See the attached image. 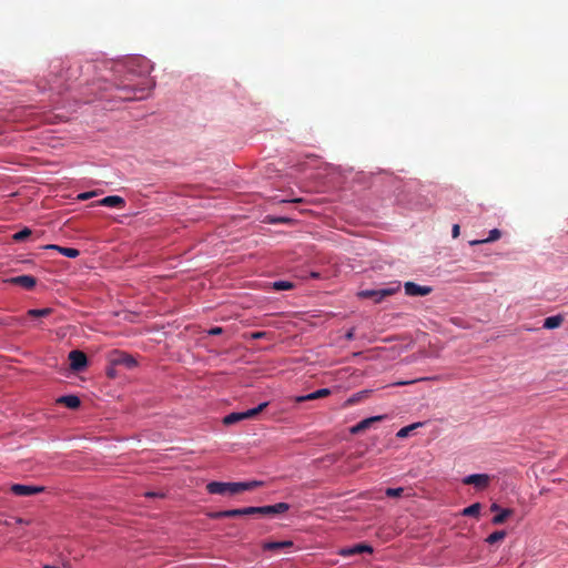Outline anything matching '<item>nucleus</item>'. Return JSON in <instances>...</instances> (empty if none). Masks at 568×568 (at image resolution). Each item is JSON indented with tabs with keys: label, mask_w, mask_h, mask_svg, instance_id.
Returning <instances> with one entry per match:
<instances>
[{
	"label": "nucleus",
	"mask_w": 568,
	"mask_h": 568,
	"mask_svg": "<svg viewBox=\"0 0 568 568\" xmlns=\"http://www.w3.org/2000/svg\"><path fill=\"white\" fill-rule=\"evenodd\" d=\"M206 516L211 519H222V518H226L225 516V510H220V511H210L206 514Z\"/></svg>",
	"instance_id": "obj_32"
},
{
	"label": "nucleus",
	"mask_w": 568,
	"mask_h": 568,
	"mask_svg": "<svg viewBox=\"0 0 568 568\" xmlns=\"http://www.w3.org/2000/svg\"><path fill=\"white\" fill-rule=\"evenodd\" d=\"M32 234L31 230L29 227H24L21 231L14 233L12 235L13 241L16 242H22L27 240Z\"/></svg>",
	"instance_id": "obj_28"
},
{
	"label": "nucleus",
	"mask_w": 568,
	"mask_h": 568,
	"mask_svg": "<svg viewBox=\"0 0 568 568\" xmlns=\"http://www.w3.org/2000/svg\"><path fill=\"white\" fill-rule=\"evenodd\" d=\"M374 549L367 544H357L352 547L341 548L337 554L342 557H349L363 552L373 554Z\"/></svg>",
	"instance_id": "obj_12"
},
{
	"label": "nucleus",
	"mask_w": 568,
	"mask_h": 568,
	"mask_svg": "<svg viewBox=\"0 0 568 568\" xmlns=\"http://www.w3.org/2000/svg\"><path fill=\"white\" fill-rule=\"evenodd\" d=\"M290 508L291 506L287 503H277L266 506H250V513L251 515L276 516L286 513Z\"/></svg>",
	"instance_id": "obj_4"
},
{
	"label": "nucleus",
	"mask_w": 568,
	"mask_h": 568,
	"mask_svg": "<svg viewBox=\"0 0 568 568\" xmlns=\"http://www.w3.org/2000/svg\"><path fill=\"white\" fill-rule=\"evenodd\" d=\"M146 497H163V494L154 493V491H148L145 493Z\"/></svg>",
	"instance_id": "obj_40"
},
{
	"label": "nucleus",
	"mask_w": 568,
	"mask_h": 568,
	"mask_svg": "<svg viewBox=\"0 0 568 568\" xmlns=\"http://www.w3.org/2000/svg\"><path fill=\"white\" fill-rule=\"evenodd\" d=\"M480 509H481V505L479 503H475L466 508L463 509V515L464 516H473V517H477L480 513Z\"/></svg>",
	"instance_id": "obj_24"
},
{
	"label": "nucleus",
	"mask_w": 568,
	"mask_h": 568,
	"mask_svg": "<svg viewBox=\"0 0 568 568\" xmlns=\"http://www.w3.org/2000/svg\"><path fill=\"white\" fill-rule=\"evenodd\" d=\"M404 493V488L402 487H397V488H387L385 490V494L387 497H392V498H395V497H400Z\"/></svg>",
	"instance_id": "obj_29"
},
{
	"label": "nucleus",
	"mask_w": 568,
	"mask_h": 568,
	"mask_svg": "<svg viewBox=\"0 0 568 568\" xmlns=\"http://www.w3.org/2000/svg\"><path fill=\"white\" fill-rule=\"evenodd\" d=\"M222 332H223V328H222V327L215 326V327H212V328L209 331V334H210V335H220V334H222Z\"/></svg>",
	"instance_id": "obj_36"
},
{
	"label": "nucleus",
	"mask_w": 568,
	"mask_h": 568,
	"mask_svg": "<svg viewBox=\"0 0 568 568\" xmlns=\"http://www.w3.org/2000/svg\"><path fill=\"white\" fill-rule=\"evenodd\" d=\"M109 363L112 366H123L128 369H132L138 365L136 359L132 355L118 349L109 354Z\"/></svg>",
	"instance_id": "obj_6"
},
{
	"label": "nucleus",
	"mask_w": 568,
	"mask_h": 568,
	"mask_svg": "<svg viewBox=\"0 0 568 568\" xmlns=\"http://www.w3.org/2000/svg\"><path fill=\"white\" fill-rule=\"evenodd\" d=\"M266 335H267L266 332H254V333L251 334V338L260 339V338L266 337Z\"/></svg>",
	"instance_id": "obj_34"
},
{
	"label": "nucleus",
	"mask_w": 568,
	"mask_h": 568,
	"mask_svg": "<svg viewBox=\"0 0 568 568\" xmlns=\"http://www.w3.org/2000/svg\"><path fill=\"white\" fill-rule=\"evenodd\" d=\"M404 288L405 293L409 296H426L432 292V287L422 286L414 282H406Z\"/></svg>",
	"instance_id": "obj_14"
},
{
	"label": "nucleus",
	"mask_w": 568,
	"mask_h": 568,
	"mask_svg": "<svg viewBox=\"0 0 568 568\" xmlns=\"http://www.w3.org/2000/svg\"><path fill=\"white\" fill-rule=\"evenodd\" d=\"M87 71L110 70L113 73V83L122 100H142L145 99L152 90L154 83L149 78L152 70L151 62L144 57H133L124 62L102 61L98 63H87Z\"/></svg>",
	"instance_id": "obj_1"
},
{
	"label": "nucleus",
	"mask_w": 568,
	"mask_h": 568,
	"mask_svg": "<svg viewBox=\"0 0 568 568\" xmlns=\"http://www.w3.org/2000/svg\"><path fill=\"white\" fill-rule=\"evenodd\" d=\"M399 291V285L396 287H386V288H379V290H363L357 293V296L359 298H371L374 301V303H381L386 297L395 294Z\"/></svg>",
	"instance_id": "obj_5"
},
{
	"label": "nucleus",
	"mask_w": 568,
	"mask_h": 568,
	"mask_svg": "<svg viewBox=\"0 0 568 568\" xmlns=\"http://www.w3.org/2000/svg\"><path fill=\"white\" fill-rule=\"evenodd\" d=\"M98 205L123 209L125 200L119 195H109L97 202Z\"/></svg>",
	"instance_id": "obj_16"
},
{
	"label": "nucleus",
	"mask_w": 568,
	"mask_h": 568,
	"mask_svg": "<svg viewBox=\"0 0 568 568\" xmlns=\"http://www.w3.org/2000/svg\"><path fill=\"white\" fill-rule=\"evenodd\" d=\"M490 510L494 513H497L494 518L491 519V523L494 525H501L504 524L508 517H510L514 514V510L510 508H500V506L496 503L491 504Z\"/></svg>",
	"instance_id": "obj_13"
},
{
	"label": "nucleus",
	"mask_w": 568,
	"mask_h": 568,
	"mask_svg": "<svg viewBox=\"0 0 568 568\" xmlns=\"http://www.w3.org/2000/svg\"><path fill=\"white\" fill-rule=\"evenodd\" d=\"M81 64H71L67 61L57 60L51 63V74L57 88L69 89L82 74Z\"/></svg>",
	"instance_id": "obj_2"
},
{
	"label": "nucleus",
	"mask_w": 568,
	"mask_h": 568,
	"mask_svg": "<svg viewBox=\"0 0 568 568\" xmlns=\"http://www.w3.org/2000/svg\"><path fill=\"white\" fill-rule=\"evenodd\" d=\"M564 318L560 315L549 316L544 321V328L554 329L561 325Z\"/></svg>",
	"instance_id": "obj_21"
},
{
	"label": "nucleus",
	"mask_w": 568,
	"mask_h": 568,
	"mask_svg": "<svg viewBox=\"0 0 568 568\" xmlns=\"http://www.w3.org/2000/svg\"><path fill=\"white\" fill-rule=\"evenodd\" d=\"M506 537V531L496 530L486 538V542L489 545L501 541Z\"/></svg>",
	"instance_id": "obj_26"
},
{
	"label": "nucleus",
	"mask_w": 568,
	"mask_h": 568,
	"mask_svg": "<svg viewBox=\"0 0 568 568\" xmlns=\"http://www.w3.org/2000/svg\"><path fill=\"white\" fill-rule=\"evenodd\" d=\"M43 568H69L67 564L61 565H44Z\"/></svg>",
	"instance_id": "obj_38"
},
{
	"label": "nucleus",
	"mask_w": 568,
	"mask_h": 568,
	"mask_svg": "<svg viewBox=\"0 0 568 568\" xmlns=\"http://www.w3.org/2000/svg\"><path fill=\"white\" fill-rule=\"evenodd\" d=\"M418 426V424H413V425H409V426H406V427H403L398 430L397 433V437L399 438H404V437H407L409 435V433L416 428Z\"/></svg>",
	"instance_id": "obj_30"
},
{
	"label": "nucleus",
	"mask_w": 568,
	"mask_h": 568,
	"mask_svg": "<svg viewBox=\"0 0 568 568\" xmlns=\"http://www.w3.org/2000/svg\"><path fill=\"white\" fill-rule=\"evenodd\" d=\"M460 233V227L458 224H454L452 229V235L454 239L458 237Z\"/></svg>",
	"instance_id": "obj_35"
},
{
	"label": "nucleus",
	"mask_w": 568,
	"mask_h": 568,
	"mask_svg": "<svg viewBox=\"0 0 568 568\" xmlns=\"http://www.w3.org/2000/svg\"><path fill=\"white\" fill-rule=\"evenodd\" d=\"M463 483L465 485H473L478 489H485L490 483V477L487 474H473L466 476Z\"/></svg>",
	"instance_id": "obj_10"
},
{
	"label": "nucleus",
	"mask_w": 568,
	"mask_h": 568,
	"mask_svg": "<svg viewBox=\"0 0 568 568\" xmlns=\"http://www.w3.org/2000/svg\"><path fill=\"white\" fill-rule=\"evenodd\" d=\"M384 418H385V416H383V415L365 418V419L361 420L358 424H356L355 426H353L351 428V433L352 434L362 433V432L366 430L367 428H369L372 426V424H374L375 422H381Z\"/></svg>",
	"instance_id": "obj_15"
},
{
	"label": "nucleus",
	"mask_w": 568,
	"mask_h": 568,
	"mask_svg": "<svg viewBox=\"0 0 568 568\" xmlns=\"http://www.w3.org/2000/svg\"><path fill=\"white\" fill-rule=\"evenodd\" d=\"M44 490L43 486H34V485H22V484H13L10 487V491L16 496H32Z\"/></svg>",
	"instance_id": "obj_9"
},
{
	"label": "nucleus",
	"mask_w": 568,
	"mask_h": 568,
	"mask_svg": "<svg viewBox=\"0 0 568 568\" xmlns=\"http://www.w3.org/2000/svg\"><path fill=\"white\" fill-rule=\"evenodd\" d=\"M331 394V390L328 388H321V389H317L313 393H310L307 395H304V396H297L295 398V402L297 403H302V402H306V400H314V399H318V398H324L326 396H328Z\"/></svg>",
	"instance_id": "obj_19"
},
{
	"label": "nucleus",
	"mask_w": 568,
	"mask_h": 568,
	"mask_svg": "<svg viewBox=\"0 0 568 568\" xmlns=\"http://www.w3.org/2000/svg\"><path fill=\"white\" fill-rule=\"evenodd\" d=\"M106 375L111 378H114L115 377V369H114V366L111 365L110 368H108L106 371Z\"/></svg>",
	"instance_id": "obj_39"
},
{
	"label": "nucleus",
	"mask_w": 568,
	"mask_h": 568,
	"mask_svg": "<svg viewBox=\"0 0 568 568\" xmlns=\"http://www.w3.org/2000/svg\"><path fill=\"white\" fill-rule=\"evenodd\" d=\"M293 541L283 540V541H265L262 545L263 550L273 551V550H282L288 549L293 547Z\"/></svg>",
	"instance_id": "obj_17"
},
{
	"label": "nucleus",
	"mask_w": 568,
	"mask_h": 568,
	"mask_svg": "<svg viewBox=\"0 0 568 568\" xmlns=\"http://www.w3.org/2000/svg\"><path fill=\"white\" fill-rule=\"evenodd\" d=\"M267 406H268V403L264 402V403L260 404L255 408H251V409H247L245 412L231 413V414L226 415L223 418V424L224 425H233V424H235L237 422H241L243 419L254 418L261 412H263Z\"/></svg>",
	"instance_id": "obj_3"
},
{
	"label": "nucleus",
	"mask_w": 568,
	"mask_h": 568,
	"mask_svg": "<svg viewBox=\"0 0 568 568\" xmlns=\"http://www.w3.org/2000/svg\"><path fill=\"white\" fill-rule=\"evenodd\" d=\"M248 515H251L250 507L225 510L226 518H234V517L248 516Z\"/></svg>",
	"instance_id": "obj_23"
},
{
	"label": "nucleus",
	"mask_w": 568,
	"mask_h": 568,
	"mask_svg": "<svg viewBox=\"0 0 568 568\" xmlns=\"http://www.w3.org/2000/svg\"><path fill=\"white\" fill-rule=\"evenodd\" d=\"M345 338L347 341H353L355 338V328H351L346 334Z\"/></svg>",
	"instance_id": "obj_37"
},
{
	"label": "nucleus",
	"mask_w": 568,
	"mask_h": 568,
	"mask_svg": "<svg viewBox=\"0 0 568 568\" xmlns=\"http://www.w3.org/2000/svg\"><path fill=\"white\" fill-rule=\"evenodd\" d=\"M97 193L91 191V192H84V193H80L78 195V200H81V201H84V200H89L91 199L92 196H94Z\"/></svg>",
	"instance_id": "obj_33"
},
{
	"label": "nucleus",
	"mask_w": 568,
	"mask_h": 568,
	"mask_svg": "<svg viewBox=\"0 0 568 568\" xmlns=\"http://www.w3.org/2000/svg\"><path fill=\"white\" fill-rule=\"evenodd\" d=\"M44 250H55L60 252L63 256L75 258L79 256L80 252L77 248L73 247H63L55 244H48L43 246Z\"/></svg>",
	"instance_id": "obj_18"
},
{
	"label": "nucleus",
	"mask_w": 568,
	"mask_h": 568,
	"mask_svg": "<svg viewBox=\"0 0 568 568\" xmlns=\"http://www.w3.org/2000/svg\"><path fill=\"white\" fill-rule=\"evenodd\" d=\"M262 485V481L252 480V481H245V483H239L240 493L253 490L256 487H260Z\"/></svg>",
	"instance_id": "obj_27"
},
{
	"label": "nucleus",
	"mask_w": 568,
	"mask_h": 568,
	"mask_svg": "<svg viewBox=\"0 0 568 568\" xmlns=\"http://www.w3.org/2000/svg\"><path fill=\"white\" fill-rule=\"evenodd\" d=\"M4 283L19 285L26 290H32L37 285V278L32 275H19L4 280Z\"/></svg>",
	"instance_id": "obj_11"
},
{
	"label": "nucleus",
	"mask_w": 568,
	"mask_h": 568,
	"mask_svg": "<svg viewBox=\"0 0 568 568\" xmlns=\"http://www.w3.org/2000/svg\"><path fill=\"white\" fill-rule=\"evenodd\" d=\"M52 313V308H32L28 311L30 317H45Z\"/></svg>",
	"instance_id": "obj_25"
},
{
	"label": "nucleus",
	"mask_w": 568,
	"mask_h": 568,
	"mask_svg": "<svg viewBox=\"0 0 568 568\" xmlns=\"http://www.w3.org/2000/svg\"><path fill=\"white\" fill-rule=\"evenodd\" d=\"M57 403L62 404L70 409H77L81 405L80 398L75 395L61 396L57 399Z\"/></svg>",
	"instance_id": "obj_20"
},
{
	"label": "nucleus",
	"mask_w": 568,
	"mask_h": 568,
	"mask_svg": "<svg viewBox=\"0 0 568 568\" xmlns=\"http://www.w3.org/2000/svg\"><path fill=\"white\" fill-rule=\"evenodd\" d=\"M412 382H400L398 383V385H406V384H410Z\"/></svg>",
	"instance_id": "obj_41"
},
{
	"label": "nucleus",
	"mask_w": 568,
	"mask_h": 568,
	"mask_svg": "<svg viewBox=\"0 0 568 568\" xmlns=\"http://www.w3.org/2000/svg\"><path fill=\"white\" fill-rule=\"evenodd\" d=\"M273 287L277 291L290 290L293 287V284L287 281H278L273 284Z\"/></svg>",
	"instance_id": "obj_31"
},
{
	"label": "nucleus",
	"mask_w": 568,
	"mask_h": 568,
	"mask_svg": "<svg viewBox=\"0 0 568 568\" xmlns=\"http://www.w3.org/2000/svg\"><path fill=\"white\" fill-rule=\"evenodd\" d=\"M206 490L212 495L240 494L239 483L211 481L206 485Z\"/></svg>",
	"instance_id": "obj_7"
},
{
	"label": "nucleus",
	"mask_w": 568,
	"mask_h": 568,
	"mask_svg": "<svg viewBox=\"0 0 568 568\" xmlns=\"http://www.w3.org/2000/svg\"><path fill=\"white\" fill-rule=\"evenodd\" d=\"M70 367L74 372H82L88 366L87 355L78 349L69 353Z\"/></svg>",
	"instance_id": "obj_8"
},
{
	"label": "nucleus",
	"mask_w": 568,
	"mask_h": 568,
	"mask_svg": "<svg viewBox=\"0 0 568 568\" xmlns=\"http://www.w3.org/2000/svg\"><path fill=\"white\" fill-rule=\"evenodd\" d=\"M500 236H501V232L498 229H494V230H491L489 232V235H488L487 239L471 241L470 244L471 245H477V244H483V243H490V242L499 240Z\"/></svg>",
	"instance_id": "obj_22"
}]
</instances>
